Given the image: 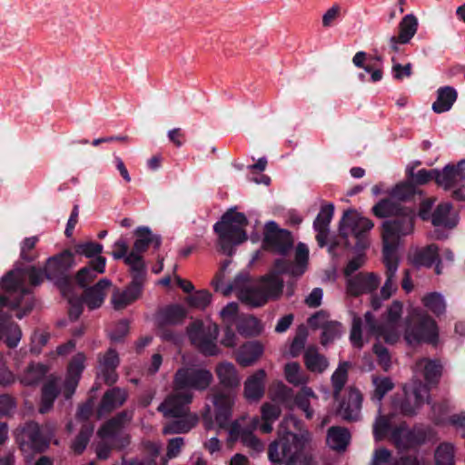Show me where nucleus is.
Returning a JSON list of instances; mask_svg holds the SVG:
<instances>
[{
  "label": "nucleus",
  "instance_id": "1",
  "mask_svg": "<svg viewBox=\"0 0 465 465\" xmlns=\"http://www.w3.org/2000/svg\"><path fill=\"white\" fill-rule=\"evenodd\" d=\"M213 381V373L205 368L183 367L176 371L173 392L158 407L164 417L176 419L164 426V434L187 432L197 423V417L187 413V405L193 398V390L205 391Z\"/></svg>",
  "mask_w": 465,
  "mask_h": 465
},
{
  "label": "nucleus",
  "instance_id": "2",
  "mask_svg": "<svg viewBox=\"0 0 465 465\" xmlns=\"http://www.w3.org/2000/svg\"><path fill=\"white\" fill-rule=\"evenodd\" d=\"M74 262V253L68 250L48 258L43 268L31 266L27 270L15 268L2 279V287L9 292L8 296H0V306L15 309L20 306L21 294L28 292L25 279L28 277L33 286L40 285L45 279L56 280L62 277Z\"/></svg>",
  "mask_w": 465,
  "mask_h": 465
},
{
  "label": "nucleus",
  "instance_id": "3",
  "mask_svg": "<svg viewBox=\"0 0 465 465\" xmlns=\"http://www.w3.org/2000/svg\"><path fill=\"white\" fill-rule=\"evenodd\" d=\"M288 270L287 263L282 260H278L273 270L260 281L254 282L247 276L240 275L232 284L221 291L224 295L234 292L242 302L250 306H262L269 300L278 299L281 296L283 280L280 274Z\"/></svg>",
  "mask_w": 465,
  "mask_h": 465
},
{
  "label": "nucleus",
  "instance_id": "4",
  "mask_svg": "<svg viewBox=\"0 0 465 465\" xmlns=\"http://www.w3.org/2000/svg\"><path fill=\"white\" fill-rule=\"evenodd\" d=\"M403 305L399 301H394L387 310V314L382 325H378L372 314L368 312L364 320L354 316L351 331L350 340L354 347L361 348L364 344L363 336L373 335L376 338H383L388 343H394L400 339L398 321L401 316Z\"/></svg>",
  "mask_w": 465,
  "mask_h": 465
},
{
  "label": "nucleus",
  "instance_id": "5",
  "mask_svg": "<svg viewBox=\"0 0 465 465\" xmlns=\"http://www.w3.org/2000/svg\"><path fill=\"white\" fill-rule=\"evenodd\" d=\"M397 223H385L383 224V262L385 265L386 281L381 288V295L384 299L390 298L397 290V271L399 258L396 250L400 245L401 237L412 232V223L410 218H406L401 227Z\"/></svg>",
  "mask_w": 465,
  "mask_h": 465
},
{
  "label": "nucleus",
  "instance_id": "6",
  "mask_svg": "<svg viewBox=\"0 0 465 465\" xmlns=\"http://www.w3.org/2000/svg\"><path fill=\"white\" fill-rule=\"evenodd\" d=\"M311 441V434L307 430L299 434L279 432V440L273 441L268 450L269 459L273 463L284 462L285 465H313L311 454L305 452Z\"/></svg>",
  "mask_w": 465,
  "mask_h": 465
},
{
  "label": "nucleus",
  "instance_id": "7",
  "mask_svg": "<svg viewBox=\"0 0 465 465\" xmlns=\"http://www.w3.org/2000/svg\"><path fill=\"white\" fill-rule=\"evenodd\" d=\"M281 407L275 402H265L261 407V420L257 417L251 420L250 430L241 429L239 421L231 425L230 434L232 437L240 438L242 443L255 451H262L264 449L263 443L252 433L257 428L262 433H270L272 430V424L278 420L281 414Z\"/></svg>",
  "mask_w": 465,
  "mask_h": 465
},
{
  "label": "nucleus",
  "instance_id": "8",
  "mask_svg": "<svg viewBox=\"0 0 465 465\" xmlns=\"http://www.w3.org/2000/svg\"><path fill=\"white\" fill-rule=\"evenodd\" d=\"M246 225L245 215L233 210L223 214L214 224V231L219 236L218 245L224 253L232 254L233 247L247 239Z\"/></svg>",
  "mask_w": 465,
  "mask_h": 465
},
{
  "label": "nucleus",
  "instance_id": "9",
  "mask_svg": "<svg viewBox=\"0 0 465 465\" xmlns=\"http://www.w3.org/2000/svg\"><path fill=\"white\" fill-rule=\"evenodd\" d=\"M437 337L435 322L420 310L414 309L406 320L404 338L409 344L433 342Z\"/></svg>",
  "mask_w": 465,
  "mask_h": 465
},
{
  "label": "nucleus",
  "instance_id": "10",
  "mask_svg": "<svg viewBox=\"0 0 465 465\" xmlns=\"http://www.w3.org/2000/svg\"><path fill=\"white\" fill-rule=\"evenodd\" d=\"M123 417H117L106 422L98 431L99 442L96 454L99 459L108 458L112 448H123L128 439L122 436Z\"/></svg>",
  "mask_w": 465,
  "mask_h": 465
},
{
  "label": "nucleus",
  "instance_id": "11",
  "mask_svg": "<svg viewBox=\"0 0 465 465\" xmlns=\"http://www.w3.org/2000/svg\"><path fill=\"white\" fill-rule=\"evenodd\" d=\"M134 234L136 240L132 252L125 257V263L137 276H140L144 271L142 253L147 250L151 243H153L155 247H159L160 239L156 235H153L150 228L146 226L138 227Z\"/></svg>",
  "mask_w": 465,
  "mask_h": 465
},
{
  "label": "nucleus",
  "instance_id": "12",
  "mask_svg": "<svg viewBox=\"0 0 465 465\" xmlns=\"http://www.w3.org/2000/svg\"><path fill=\"white\" fill-rule=\"evenodd\" d=\"M374 224L373 223L357 213L356 211L346 212L342 217L340 226V232L342 237L348 238L352 235L356 239L358 248H365V234L369 232Z\"/></svg>",
  "mask_w": 465,
  "mask_h": 465
},
{
  "label": "nucleus",
  "instance_id": "13",
  "mask_svg": "<svg viewBox=\"0 0 465 465\" xmlns=\"http://www.w3.org/2000/svg\"><path fill=\"white\" fill-rule=\"evenodd\" d=\"M192 342L205 355H215L218 352L216 338L218 326L210 323L204 327L200 321L194 322L188 331Z\"/></svg>",
  "mask_w": 465,
  "mask_h": 465
},
{
  "label": "nucleus",
  "instance_id": "14",
  "mask_svg": "<svg viewBox=\"0 0 465 465\" xmlns=\"http://www.w3.org/2000/svg\"><path fill=\"white\" fill-rule=\"evenodd\" d=\"M16 440L24 451L27 449L42 451L48 445L49 433L46 428L40 429L36 423H29L17 432Z\"/></svg>",
  "mask_w": 465,
  "mask_h": 465
},
{
  "label": "nucleus",
  "instance_id": "15",
  "mask_svg": "<svg viewBox=\"0 0 465 465\" xmlns=\"http://www.w3.org/2000/svg\"><path fill=\"white\" fill-rule=\"evenodd\" d=\"M264 242L268 248L284 254L292 246V239L286 230L278 228L274 222H269L265 225Z\"/></svg>",
  "mask_w": 465,
  "mask_h": 465
},
{
  "label": "nucleus",
  "instance_id": "16",
  "mask_svg": "<svg viewBox=\"0 0 465 465\" xmlns=\"http://www.w3.org/2000/svg\"><path fill=\"white\" fill-rule=\"evenodd\" d=\"M373 213L380 218L395 216L394 219L385 221V223H397L399 225L397 227H401L403 223V221L406 218H410L411 220L412 226L414 225V213L411 210L403 209L400 207L398 204L393 203L391 200H382L378 203L372 208ZM383 231L381 232V234Z\"/></svg>",
  "mask_w": 465,
  "mask_h": 465
},
{
  "label": "nucleus",
  "instance_id": "17",
  "mask_svg": "<svg viewBox=\"0 0 465 465\" xmlns=\"http://www.w3.org/2000/svg\"><path fill=\"white\" fill-rule=\"evenodd\" d=\"M465 180V159H461L457 164H447L441 171L437 170L436 183L449 190Z\"/></svg>",
  "mask_w": 465,
  "mask_h": 465
},
{
  "label": "nucleus",
  "instance_id": "18",
  "mask_svg": "<svg viewBox=\"0 0 465 465\" xmlns=\"http://www.w3.org/2000/svg\"><path fill=\"white\" fill-rule=\"evenodd\" d=\"M405 401L401 405V410L404 414H413L426 401L429 395L427 386L420 383L404 387Z\"/></svg>",
  "mask_w": 465,
  "mask_h": 465
},
{
  "label": "nucleus",
  "instance_id": "19",
  "mask_svg": "<svg viewBox=\"0 0 465 465\" xmlns=\"http://www.w3.org/2000/svg\"><path fill=\"white\" fill-rule=\"evenodd\" d=\"M418 30V20L413 15H405L399 25L398 36H391L390 46L393 51H398L399 45L408 44Z\"/></svg>",
  "mask_w": 465,
  "mask_h": 465
},
{
  "label": "nucleus",
  "instance_id": "20",
  "mask_svg": "<svg viewBox=\"0 0 465 465\" xmlns=\"http://www.w3.org/2000/svg\"><path fill=\"white\" fill-rule=\"evenodd\" d=\"M309 323L314 328H322V343L327 345L339 338L342 332L341 325L336 322H328L323 312H318L310 318Z\"/></svg>",
  "mask_w": 465,
  "mask_h": 465
},
{
  "label": "nucleus",
  "instance_id": "21",
  "mask_svg": "<svg viewBox=\"0 0 465 465\" xmlns=\"http://www.w3.org/2000/svg\"><path fill=\"white\" fill-rule=\"evenodd\" d=\"M234 398L231 392H219L213 396L215 421L221 428L227 426Z\"/></svg>",
  "mask_w": 465,
  "mask_h": 465
},
{
  "label": "nucleus",
  "instance_id": "22",
  "mask_svg": "<svg viewBox=\"0 0 465 465\" xmlns=\"http://www.w3.org/2000/svg\"><path fill=\"white\" fill-rule=\"evenodd\" d=\"M379 283V278L373 273H360L347 280V291L356 296L375 290Z\"/></svg>",
  "mask_w": 465,
  "mask_h": 465
},
{
  "label": "nucleus",
  "instance_id": "23",
  "mask_svg": "<svg viewBox=\"0 0 465 465\" xmlns=\"http://www.w3.org/2000/svg\"><path fill=\"white\" fill-rule=\"evenodd\" d=\"M84 361L85 356L83 353H78L69 363L67 379L63 388V393L66 399L74 392L80 375L84 369Z\"/></svg>",
  "mask_w": 465,
  "mask_h": 465
},
{
  "label": "nucleus",
  "instance_id": "24",
  "mask_svg": "<svg viewBox=\"0 0 465 465\" xmlns=\"http://www.w3.org/2000/svg\"><path fill=\"white\" fill-rule=\"evenodd\" d=\"M362 397L361 392L350 388L347 391V396L340 405L339 414L345 420H356L361 411Z\"/></svg>",
  "mask_w": 465,
  "mask_h": 465
},
{
  "label": "nucleus",
  "instance_id": "25",
  "mask_svg": "<svg viewBox=\"0 0 465 465\" xmlns=\"http://www.w3.org/2000/svg\"><path fill=\"white\" fill-rule=\"evenodd\" d=\"M265 378L264 370H258L247 378L244 382V397L248 401H257L263 396Z\"/></svg>",
  "mask_w": 465,
  "mask_h": 465
},
{
  "label": "nucleus",
  "instance_id": "26",
  "mask_svg": "<svg viewBox=\"0 0 465 465\" xmlns=\"http://www.w3.org/2000/svg\"><path fill=\"white\" fill-rule=\"evenodd\" d=\"M142 287L134 282L125 290H115L112 296V304L114 309L121 310L134 302L141 295Z\"/></svg>",
  "mask_w": 465,
  "mask_h": 465
},
{
  "label": "nucleus",
  "instance_id": "27",
  "mask_svg": "<svg viewBox=\"0 0 465 465\" xmlns=\"http://www.w3.org/2000/svg\"><path fill=\"white\" fill-rule=\"evenodd\" d=\"M215 373L223 387L234 388L240 384V376L235 366L231 362L223 361L217 364Z\"/></svg>",
  "mask_w": 465,
  "mask_h": 465
},
{
  "label": "nucleus",
  "instance_id": "28",
  "mask_svg": "<svg viewBox=\"0 0 465 465\" xmlns=\"http://www.w3.org/2000/svg\"><path fill=\"white\" fill-rule=\"evenodd\" d=\"M0 336L5 340L6 345L15 348L18 345L22 331L19 326L9 321L4 314L0 312Z\"/></svg>",
  "mask_w": 465,
  "mask_h": 465
},
{
  "label": "nucleus",
  "instance_id": "29",
  "mask_svg": "<svg viewBox=\"0 0 465 465\" xmlns=\"http://www.w3.org/2000/svg\"><path fill=\"white\" fill-rule=\"evenodd\" d=\"M112 282L107 279H102L94 287L85 292L84 301L90 309H95L102 305Z\"/></svg>",
  "mask_w": 465,
  "mask_h": 465
},
{
  "label": "nucleus",
  "instance_id": "30",
  "mask_svg": "<svg viewBox=\"0 0 465 465\" xmlns=\"http://www.w3.org/2000/svg\"><path fill=\"white\" fill-rule=\"evenodd\" d=\"M119 363L117 353L109 350L104 358L100 361L98 376L107 383L116 381V374L114 369Z\"/></svg>",
  "mask_w": 465,
  "mask_h": 465
},
{
  "label": "nucleus",
  "instance_id": "31",
  "mask_svg": "<svg viewBox=\"0 0 465 465\" xmlns=\"http://www.w3.org/2000/svg\"><path fill=\"white\" fill-rule=\"evenodd\" d=\"M431 222L435 226L452 228L457 224L458 218L456 213L452 211L451 204L443 203L439 204L433 213Z\"/></svg>",
  "mask_w": 465,
  "mask_h": 465
},
{
  "label": "nucleus",
  "instance_id": "32",
  "mask_svg": "<svg viewBox=\"0 0 465 465\" xmlns=\"http://www.w3.org/2000/svg\"><path fill=\"white\" fill-rule=\"evenodd\" d=\"M106 264L105 258L102 256L95 257L91 262L90 265L81 269L77 275L76 280L79 284L82 286H85L90 282H92L99 273L104 272Z\"/></svg>",
  "mask_w": 465,
  "mask_h": 465
},
{
  "label": "nucleus",
  "instance_id": "33",
  "mask_svg": "<svg viewBox=\"0 0 465 465\" xmlns=\"http://www.w3.org/2000/svg\"><path fill=\"white\" fill-rule=\"evenodd\" d=\"M317 401L318 396L312 388L307 386H303L294 398L295 404L304 412L307 419L313 417V405H315Z\"/></svg>",
  "mask_w": 465,
  "mask_h": 465
},
{
  "label": "nucleus",
  "instance_id": "34",
  "mask_svg": "<svg viewBox=\"0 0 465 465\" xmlns=\"http://www.w3.org/2000/svg\"><path fill=\"white\" fill-rule=\"evenodd\" d=\"M458 94L453 87L444 86L437 91V99L432 104V110L437 114L449 111L457 99Z\"/></svg>",
  "mask_w": 465,
  "mask_h": 465
},
{
  "label": "nucleus",
  "instance_id": "35",
  "mask_svg": "<svg viewBox=\"0 0 465 465\" xmlns=\"http://www.w3.org/2000/svg\"><path fill=\"white\" fill-rule=\"evenodd\" d=\"M351 440L349 430L341 427H331L328 430L327 444L335 450H344Z\"/></svg>",
  "mask_w": 465,
  "mask_h": 465
},
{
  "label": "nucleus",
  "instance_id": "36",
  "mask_svg": "<svg viewBox=\"0 0 465 465\" xmlns=\"http://www.w3.org/2000/svg\"><path fill=\"white\" fill-rule=\"evenodd\" d=\"M304 363L309 371L318 373L324 371L329 366L327 359L312 346L305 350Z\"/></svg>",
  "mask_w": 465,
  "mask_h": 465
},
{
  "label": "nucleus",
  "instance_id": "37",
  "mask_svg": "<svg viewBox=\"0 0 465 465\" xmlns=\"http://www.w3.org/2000/svg\"><path fill=\"white\" fill-rule=\"evenodd\" d=\"M263 348L259 342H248L244 344L237 354V361L242 366H250L262 354Z\"/></svg>",
  "mask_w": 465,
  "mask_h": 465
},
{
  "label": "nucleus",
  "instance_id": "38",
  "mask_svg": "<svg viewBox=\"0 0 465 465\" xmlns=\"http://www.w3.org/2000/svg\"><path fill=\"white\" fill-rule=\"evenodd\" d=\"M416 376L421 375L429 382H434L440 374V366L434 361L423 359L417 362Z\"/></svg>",
  "mask_w": 465,
  "mask_h": 465
},
{
  "label": "nucleus",
  "instance_id": "39",
  "mask_svg": "<svg viewBox=\"0 0 465 465\" xmlns=\"http://www.w3.org/2000/svg\"><path fill=\"white\" fill-rule=\"evenodd\" d=\"M285 380L294 386H305L309 381V377L302 370L299 363L292 361L284 366Z\"/></svg>",
  "mask_w": 465,
  "mask_h": 465
},
{
  "label": "nucleus",
  "instance_id": "40",
  "mask_svg": "<svg viewBox=\"0 0 465 465\" xmlns=\"http://www.w3.org/2000/svg\"><path fill=\"white\" fill-rule=\"evenodd\" d=\"M391 439L400 450L408 449L420 442V440L415 436L413 431L403 426H401L392 432Z\"/></svg>",
  "mask_w": 465,
  "mask_h": 465
},
{
  "label": "nucleus",
  "instance_id": "41",
  "mask_svg": "<svg viewBox=\"0 0 465 465\" xmlns=\"http://www.w3.org/2000/svg\"><path fill=\"white\" fill-rule=\"evenodd\" d=\"M126 400V393L124 391L114 388L110 390L105 393L104 396L101 407H100V412H106L110 411L119 406H121Z\"/></svg>",
  "mask_w": 465,
  "mask_h": 465
},
{
  "label": "nucleus",
  "instance_id": "42",
  "mask_svg": "<svg viewBox=\"0 0 465 465\" xmlns=\"http://www.w3.org/2000/svg\"><path fill=\"white\" fill-rule=\"evenodd\" d=\"M58 382L59 381L57 379H53L45 385L43 389L42 402L39 409L41 413H45L51 409L57 395Z\"/></svg>",
  "mask_w": 465,
  "mask_h": 465
},
{
  "label": "nucleus",
  "instance_id": "43",
  "mask_svg": "<svg viewBox=\"0 0 465 465\" xmlns=\"http://www.w3.org/2000/svg\"><path fill=\"white\" fill-rule=\"evenodd\" d=\"M239 333L244 336H253L259 334L262 330L260 322L252 316L241 317L237 323Z\"/></svg>",
  "mask_w": 465,
  "mask_h": 465
},
{
  "label": "nucleus",
  "instance_id": "44",
  "mask_svg": "<svg viewBox=\"0 0 465 465\" xmlns=\"http://www.w3.org/2000/svg\"><path fill=\"white\" fill-rule=\"evenodd\" d=\"M309 258V249L304 243H299L295 252V265L292 268L291 273L301 275L305 272Z\"/></svg>",
  "mask_w": 465,
  "mask_h": 465
},
{
  "label": "nucleus",
  "instance_id": "45",
  "mask_svg": "<svg viewBox=\"0 0 465 465\" xmlns=\"http://www.w3.org/2000/svg\"><path fill=\"white\" fill-rule=\"evenodd\" d=\"M46 369L42 364L30 365L21 377V382L25 385H34L37 383L45 374Z\"/></svg>",
  "mask_w": 465,
  "mask_h": 465
},
{
  "label": "nucleus",
  "instance_id": "46",
  "mask_svg": "<svg viewBox=\"0 0 465 465\" xmlns=\"http://www.w3.org/2000/svg\"><path fill=\"white\" fill-rule=\"evenodd\" d=\"M372 385H373V399H376L378 401H381L384 395L392 390L393 382L388 377L381 376H372Z\"/></svg>",
  "mask_w": 465,
  "mask_h": 465
},
{
  "label": "nucleus",
  "instance_id": "47",
  "mask_svg": "<svg viewBox=\"0 0 465 465\" xmlns=\"http://www.w3.org/2000/svg\"><path fill=\"white\" fill-rule=\"evenodd\" d=\"M436 465H454V447L450 443L440 444L435 450Z\"/></svg>",
  "mask_w": 465,
  "mask_h": 465
},
{
  "label": "nucleus",
  "instance_id": "48",
  "mask_svg": "<svg viewBox=\"0 0 465 465\" xmlns=\"http://www.w3.org/2000/svg\"><path fill=\"white\" fill-rule=\"evenodd\" d=\"M438 258V248L430 245L417 252L414 257V263L420 266H431Z\"/></svg>",
  "mask_w": 465,
  "mask_h": 465
},
{
  "label": "nucleus",
  "instance_id": "49",
  "mask_svg": "<svg viewBox=\"0 0 465 465\" xmlns=\"http://www.w3.org/2000/svg\"><path fill=\"white\" fill-rule=\"evenodd\" d=\"M348 370L349 363L342 362L338 366V368L331 376V383L334 389L335 396L338 395V393L341 391V390L347 381Z\"/></svg>",
  "mask_w": 465,
  "mask_h": 465
},
{
  "label": "nucleus",
  "instance_id": "50",
  "mask_svg": "<svg viewBox=\"0 0 465 465\" xmlns=\"http://www.w3.org/2000/svg\"><path fill=\"white\" fill-rule=\"evenodd\" d=\"M422 302L426 308L435 314H440L445 311V302L439 293H430L422 298Z\"/></svg>",
  "mask_w": 465,
  "mask_h": 465
},
{
  "label": "nucleus",
  "instance_id": "51",
  "mask_svg": "<svg viewBox=\"0 0 465 465\" xmlns=\"http://www.w3.org/2000/svg\"><path fill=\"white\" fill-rule=\"evenodd\" d=\"M37 236H31L25 238L20 245V257L25 262H33L37 258V255L33 253L32 251L38 242Z\"/></svg>",
  "mask_w": 465,
  "mask_h": 465
},
{
  "label": "nucleus",
  "instance_id": "52",
  "mask_svg": "<svg viewBox=\"0 0 465 465\" xmlns=\"http://www.w3.org/2000/svg\"><path fill=\"white\" fill-rule=\"evenodd\" d=\"M74 249L76 253L92 258L100 256L99 254L103 252V245L94 242H87L75 245Z\"/></svg>",
  "mask_w": 465,
  "mask_h": 465
},
{
  "label": "nucleus",
  "instance_id": "53",
  "mask_svg": "<svg viewBox=\"0 0 465 465\" xmlns=\"http://www.w3.org/2000/svg\"><path fill=\"white\" fill-rule=\"evenodd\" d=\"M333 205L327 204L322 207L314 221V228H326L329 229V224L333 216Z\"/></svg>",
  "mask_w": 465,
  "mask_h": 465
},
{
  "label": "nucleus",
  "instance_id": "54",
  "mask_svg": "<svg viewBox=\"0 0 465 465\" xmlns=\"http://www.w3.org/2000/svg\"><path fill=\"white\" fill-rule=\"evenodd\" d=\"M220 316L222 321L227 326H231L233 322L240 320L238 317V304L236 302L228 303L221 312Z\"/></svg>",
  "mask_w": 465,
  "mask_h": 465
},
{
  "label": "nucleus",
  "instance_id": "55",
  "mask_svg": "<svg viewBox=\"0 0 465 465\" xmlns=\"http://www.w3.org/2000/svg\"><path fill=\"white\" fill-rule=\"evenodd\" d=\"M188 303L197 309H204L211 302V294L205 291H199L187 298Z\"/></svg>",
  "mask_w": 465,
  "mask_h": 465
},
{
  "label": "nucleus",
  "instance_id": "56",
  "mask_svg": "<svg viewBox=\"0 0 465 465\" xmlns=\"http://www.w3.org/2000/svg\"><path fill=\"white\" fill-rule=\"evenodd\" d=\"M93 432V428L90 426H84L78 435V437L74 441L72 448L74 452L81 453L86 447V444L89 440V437Z\"/></svg>",
  "mask_w": 465,
  "mask_h": 465
},
{
  "label": "nucleus",
  "instance_id": "57",
  "mask_svg": "<svg viewBox=\"0 0 465 465\" xmlns=\"http://www.w3.org/2000/svg\"><path fill=\"white\" fill-rule=\"evenodd\" d=\"M371 60L375 62L371 63L370 61L368 64L364 65L362 69L371 74V80L372 82L381 81L383 74L381 65V59L380 57H374Z\"/></svg>",
  "mask_w": 465,
  "mask_h": 465
},
{
  "label": "nucleus",
  "instance_id": "58",
  "mask_svg": "<svg viewBox=\"0 0 465 465\" xmlns=\"http://www.w3.org/2000/svg\"><path fill=\"white\" fill-rule=\"evenodd\" d=\"M413 192L414 188L410 183H401L392 189L391 195L397 200H405L410 197Z\"/></svg>",
  "mask_w": 465,
  "mask_h": 465
},
{
  "label": "nucleus",
  "instance_id": "59",
  "mask_svg": "<svg viewBox=\"0 0 465 465\" xmlns=\"http://www.w3.org/2000/svg\"><path fill=\"white\" fill-rule=\"evenodd\" d=\"M341 6L337 4L328 8L322 15V26L327 28L333 25L334 22L340 17Z\"/></svg>",
  "mask_w": 465,
  "mask_h": 465
},
{
  "label": "nucleus",
  "instance_id": "60",
  "mask_svg": "<svg viewBox=\"0 0 465 465\" xmlns=\"http://www.w3.org/2000/svg\"><path fill=\"white\" fill-rule=\"evenodd\" d=\"M373 351L378 358L379 364L384 371H388L391 365V356L388 350L380 344H375L373 346Z\"/></svg>",
  "mask_w": 465,
  "mask_h": 465
},
{
  "label": "nucleus",
  "instance_id": "61",
  "mask_svg": "<svg viewBox=\"0 0 465 465\" xmlns=\"http://www.w3.org/2000/svg\"><path fill=\"white\" fill-rule=\"evenodd\" d=\"M392 67L391 72L392 75L397 80H402L405 77H409L411 74V64H407L405 65H401L400 63L396 61L395 58L391 59Z\"/></svg>",
  "mask_w": 465,
  "mask_h": 465
},
{
  "label": "nucleus",
  "instance_id": "62",
  "mask_svg": "<svg viewBox=\"0 0 465 465\" xmlns=\"http://www.w3.org/2000/svg\"><path fill=\"white\" fill-rule=\"evenodd\" d=\"M389 428V420L384 416L377 418L373 426V434L376 440H381L387 433Z\"/></svg>",
  "mask_w": 465,
  "mask_h": 465
},
{
  "label": "nucleus",
  "instance_id": "63",
  "mask_svg": "<svg viewBox=\"0 0 465 465\" xmlns=\"http://www.w3.org/2000/svg\"><path fill=\"white\" fill-rule=\"evenodd\" d=\"M437 170L427 171L425 169L419 170L415 174L411 175V180L417 184H424L430 180L436 181Z\"/></svg>",
  "mask_w": 465,
  "mask_h": 465
},
{
  "label": "nucleus",
  "instance_id": "64",
  "mask_svg": "<svg viewBox=\"0 0 465 465\" xmlns=\"http://www.w3.org/2000/svg\"><path fill=\"white\" fill-rule=\"evenodd\" d=\"M391 453L386 449L381 448L374 451L371 465H390Z\"/></svg>",
  "mask_w": 465,
  "mask_h": 465
}]
</instances>
